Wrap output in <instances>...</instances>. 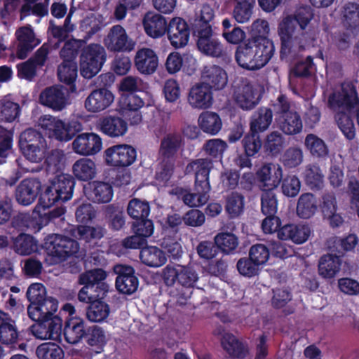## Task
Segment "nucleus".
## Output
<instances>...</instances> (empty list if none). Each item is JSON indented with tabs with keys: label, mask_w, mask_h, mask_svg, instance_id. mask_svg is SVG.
<instances>
[{
	"label": "nucleus",
	"mask_w": 359,
	"mask_h": 359,
	"mask_svg": "<svg viewBox=\"0 0 359 359\" xmlns=\"http://www.w3.org/2000/svg\"><path fill=\"white\" fill-rule=\"evenodd\" d=\"M29 302L27 306L29 318L34 322L30 331L40 339H57L61 336L62 320L53 316L58 309V302L46 295V287L39 283L31 284L26 292Z\"/></svg>",
	"instance_id": "1"
},
{
	"label": "nucleus",
	"mask_w": 359,
	"mask_h": 359,
	"mask_svg": "<svg viewBox=\"0 0 359 359\" xmlns=\"http://www.w3.org/2000/svg\"><path fill=\"white\" fill-rule=\"evenodd\" d=\"M106 278V271L100 268L79 276L78 283L83 286L78 293V299L88 304L86 318L91 322H102L109 316V306L102 301L109 292V285L104 282Z\"/></svg>",
	"instance_id": "2"
},
{
	"label": "nucleus",
	"mask_w": 359,
	"mask_h": 359,
	"mask_svg": "<svg viewBox=\"0 0 359 359\" xmlns=\"http://www.w3.org/2000/svg\"><path fill=\"white\" fill-rule=\"evenodd\" d=\"M313 16V10L310 6H302L279 22L278 34L280 40L281 60L304 50L309 41L306 29Z\"/></svg>",
	"instance_id": "3"
},
{
	"label": "nucleus",
	"mask_w": 359,
	"mask_h": 359,
	"mask_svg": "<svg viewBox=\"0 0 359 359\" xmlns=\"http://www.w3.org/2000/svg\"><path fill=\"white\" fill-rule=\"evenodd\" d=\"M327 107L332 111L336 123L348 140L355 137L353 115L359 108V95L356 84L345 81L336 86L327 97Z\"/></svg>",
	"instance_id": "4"
},
{
	"label": "nucleus",
	"mask_w": 359,
	"mask_h": 359,
	"mask_svg": "<svg viewBox=\"0 0 359 359\" xmlns=\"http://www.w3.org/2000/svg\"><path fill=\"white\" fill-rule=\"evenodd\" d=\"M214 10L204 5L200 14L191 23V32L196 39L198 50L204 55L214 58H224L226 52L212 29Z\"/></svg>",
	"instance_id": "5"
},
{
	"label": "nucleus",
	"mask_w": 359,
	"mask_h": 359,
	"mask_svg": "<svg viewBox=\"0 0 359 359\" xmlns=\"http://www.w3.org/2000/svg\"><path fill=\"white\" fill-rule=\"evenodd\" d=\"M259 182L262 184L263 193L261 197V209L264 215H275L277 212L278 201L273 191L283 178V170L279 165L266 163L256 172Z\"/></svg>",
	"instance_id": "6"
},
{
	"label": "nucleus",
	"mask_w": 359,
	"mask_h": 359,
	"mask_svg": "<svg viewBox=\"0 0 359 359\" xmlns=\"http://www.w3.org/2000/svg\"><path fill=\"white\" fill-rule=\"evenodd\" d=\"M76 184L75 178L69 174L56 175L39 196V203L43 208H50L56 203L69 201Z\"/></svg>",
	"instance_id": "7"
},
{
	"label": "nucleus",
	"mask_w": 359,
	"mask_h": 359,
	"mask_svg": "<svg viewBox=\"0 0 359 359\" xmlns=\"http://www.w3.org/2000/svg\"><path fill=\"white\" fill-rule=\"evenodd\" d=\"M38 124L46 135L60 142L71 140L83 129L82 124L79 121L65 122L49 114L41 116L39 118Z\"/></svg>",
	"instance_id": "8"
},
{
	"label": "nucleus",
	"mask_w": 359,
	"mask_h": 359,
	"mask_svg": "<svg viewBox=\"0 0 359 359\" xmlns=\"http://www.w3.org/2000/svg\"><path fill=\"white\" fill-rule=\"evenodd\" d=\"M44 252L55 262L65 261L68 257L75 256L79 251L78 241L60 234H49L44 238L41 244Z\"/></svg>",
	"instance_id": "9"
},
{
	"label": "nucleus",
	"mask_w": 359,
	"mask_h": 359,
	"mask_svg": "<svg viewBox=\"0 0 359 359\" xmlns=\"http://www.w3.org/2000/svg\"><path fill=\"white\" fill-rule=\"evenodd\" d=\"M107 60L104 48L92 43L83 47L79 56L80 74L85 79H92L102 69Z\"/></svg>",
	"instance_id": "10"
},
{
	"label": "nucleus",
	"mask_w": 359,
	"mask_h": 359,
	"mask_svg": "<svg viewBox=\"0 0 359 359\" xmlns=\"http://www.w3.org/2000/svg\"><path fill=\"white\" fill-rule=\"evenodd\" d=\"M163 280L167 286L177 283L184 287H194L198 280V273L189 266L167 265L163 270Z\"/></svg>",
	"instance_id": "11"
},
{
	"label": "nucleus",
	"mask_w": 359,
	"mask_h": 359,
	"mask_svg": "<svg viewBox=\"0 0 359 359\" xmlns=\"http://www.w3.org/2000/svg\"><path fill=\"white\" fill-rule=\"evenodd\" d=\"M233 98L239 108L244 111H250L260 102L262 91L257 86L245 80L234 88Z\"/></svg>",
	"instance_id": "12"
},
{
	"label": "nucleus",
	"mask_w": 359,
	"mask_h": 359,
	"mask_svg": "<svg viewBox=\"0 0 359 359\" xmlns=\"http://www.w3.org/2000/svg\"><path fill=\"white\" fill-rule=\"evenodd\" d=\"M105 47L112 53H129L134 50L136 43L130 39L120 25L112 26L103 40Z\"/></svg>",
	"instance_id": "13"
},
{
	"label": "nucleus",
	"mask_w": 359,
	"mask_h": 359,
	"mask_svg": "<svg viewBox=\"0 0 359 359\" xmlns=\"http://www.w3.org/2000/svg\"><path fill=\"white\" fill-rule=\"evenodd\" d=\"M136 158V149L126 144L113 145L104 151L105 163L112 167H128L135 162Z\"/></svg>",
	"instance_id": "14"
},
{
	"label": "nucleus",
	"mask_w": 359,
	"mask_h": 359,
	"mask_svg": "<svg viewBox=\"0 0 359 359\" xmlns=\"http://www.w3.org/2000/svg\"><path fill=\"white\" fill-rule=\"evenodd\" d=\"M144 104L143 100L135 93L122 94L118 101L119 111L130 125H138L142 120L140 109Z\"/></svg>",
	"instance_id": "15"
},
{
	"label": "nucleus",
	"mask_w": 359,
	"mask_h": 359,
	"mask_svg": "<svg viewBox=\"0 0 359 359\" xmlns=\"http://www.w3.org/2000/svg\"><path fill=\"white\" fill-rule=\"evenodd\" d=\"M191 26L180 17H175L170 20L166 33L170 45L176 48L186 46L189 42Z\"/></svg>",
	"instance_id": "16"
},
{
	"label": "nucleus",
	"mask_w": 359,
	"mask_h": 359,
	"mask_svg": "<svg viewBox=\"0 0 359 359\" xmlns=\"http://www.w3.org/2000/svg\"><path fill=\"white\" fill-rule=\"evenodd\" d=\"M114 271L117 275L115 284L119 292L130 295L137 291L139 280L133 266L116 264L114 266Z\"/></svg>",
	"instance_id": "17"
},
{
	"label": "nucleus",
	"mask_w": 359,
	"mask_h": 359,
	"mask_svg": "<svg viewBox=\"0 0 359 359\" xmlns=\"http://www.w3.org/2000/svg\"><path fill=\"white\" fill-rule=\"evenodd\" d=\"M41 191V182L36 178H26L20 182L15 190V199L27 206L35 201Z\"/></svg>",
	"instance_id": "18"
},
{
	"label": "nucleus",
	"mask_w": 359,
	"mask_h": 359,
	"mask_svg": "<svg viewBox=\"0 0 359 359\" xmlns=\"http://www.w3.org/2000/svg\"><path fill=\"white\" fill-rule=\"evenodd\" d=\"M214 165L208 158H201L192 161L187 166V171H194L195 183L198 189L203 187L206 191H210V172Z\"/></svg>",
	"instance_id": "19"
},
{
	"label": "nucleus",
	"mask_w": 359,
	"mask_h": 359,
	"mask_svg": "<svg viewBox=\"0 0 359 359\" xmlns=\"http://www.w3.org/2000/svg\"><path fill=\"white\" fill-rule=\"evenodd\" d=\"M74 151L83 156L94 155L102 147L101 137L93 133H85L79 135L72 143Z\"/></svg>",
	"instance_id": "20"
},
{
	"label": "nucleus",
	"mask_w": 359,
	"mask_h": 359,
	"mask_svg": "<svg viewBox=\"0 0 359 359\" xmlns=\"http://www.w3.org/2000/svg\"><path fill=\"white\" fill-rule=\"evenodd\" d=\"M114 94L106 88L93 90L86 97L84 107L89 112L97 113L107 109L114 102Z\"/></svg>",
	"instance_id": "21"
},
{
	"label": "nucleus",
	"mask_w": 359,
	"mask_h": 359,
	"mask_svg": "<svg viewBox=\"0 0 359 359\" xmlns=\"http://www.w3.org/2000/svg\"><path fill=\"white\" fill-rule=\"evenodd\" d=\"M66 89L62 86H53L45 88L40 94L41 104L55 111H62L67 104Z\"/></svg>",
	"instance_id": "22"
},
{
	"label": "nucleus",
	"mask_w": 359,
	"mask_h": 359,
	"mask_svg": "<svg viewBox=\"0 0 359 359\" xmlns=\"http://www.w3.org/2000/svg\"><path fill=\"white\" fill-rule=\"evenodd\" d=\"M184 144L182 135L178 132L165 134L161 140L158 154L161 158L176 161L179 151Z\"/></svg>",
	"instance_id": "23"
},
{
	"label": "nucleus",
	"mask_w": 359,
	"mask_h": 359,
	"mask_svg": "<svg viewBox=\"0 0 359 359\" xmlns=\"http://www.w3.org/2000/svg\"><path fill=\"white\" fill-rule=\"evenodd\" d=\"M142 25L148 36L159 39L165 34L168 22L161 14L149 11L143 17Z\"/></svg>",
	"instance_id": "24"
},
{
	"label": "nucleus",
	"mask_w": 359,
	"mask_h": 359,
	"mask_svg": "<svg viewBox=\"0 0 359 359\" xmlns=\"http://www.w3.org/2000/svg\"><path fill=\"white\" fill-rule=\"evenodd\" d=\"M134 64L140 74L151 75L156 72L158 67V57L153 49L142 48L136 52Z\"/></svg>",
	"instance_id": "25"
},
{
	"label": "nucleus",
	"mask_w": 359,
	"mask_h": 359,
	"mask_svg": "<svg viewBox=\"0 0 359 359\" xmlns=\"http://www.w3.org/2000/svg\"><path fill=\"white\" fill-rule=\"evenodd\" d=\"M87 198L93 203L101 204L110 202L114 196L112 186L102 181H93L84 189Z\"/></svg>",
	"instance_id": "26"
},
{
	"label": "nucleus",
	"mask_w": 359,
	"mask_h": 359,
	"mask_svg": "<svg viewBox=\"0 0 359 359\" xmlns=\"http://www.w3.org/2000/svg\"><path fill=\"white\" fill-rule=\"evenodd\" d=\"M188 102L194 108L208 109L213 102L212 90L203 83L196 84L189 90Z\"/></svg>",
	"instance_id": "27"
},
{
	"label": "nucleus",
	"mask_w": 359,
	"mask_h": 359,
	"mask_svg": "<svg viewBox=\"0 0 359 359\" xmlns=\"http://www.w3.org/2000/svg\"><path fill=\"white\" fill-rule=\"evenodd\" d=\"M250 38L247 42L239 45L235 53V58L238 65L248 70H257L261 69V66L253 48Z\"/></svg>",
	"instance_id": "28"
},
{
	"label": "nucleus",
	"mask_w": 359,
	"mask_h": 359,
	"mask_svg": "<svg viewBox=\"0 0 359 359\" xmlns=\"http://www.w3.org/2000/svg\"><path fill=\"white\" fill-rule=\"evenodd\" d=\"M100 130L109 137L123 136L128 131V123L116 115H107L100 119Z\"/></svg>",
	"instance_id": "29"
},
{
	"label": "nucleus",
	"mask_w": 359,
	"mask_h": 359,
	"mask_svg": "<svg viewBox=\"0 0 359 359\" xmlns=\"http://www.w3.org/2000/svg\"><path fill=\"white\" fill-rule=\"evenodd\" d=\"M311 233L310 228L303 224H287L278 231V237L280 240H290L295 244L305 243Z\"/></svg>",
	"instance_id": "30"
},
{
	"label": "nucleus",
	"mask_w": 359,
	"mask_h": 359,
	"mask_svg": "<svg viewBox=\"0 0 359 359\" xmlns=\"http://www.w3.org/2000/svg\"><path fill=\"white\" fill-rule=\"evenodd\" d=\"M86 329L85 322L81 318H69L65 320L61 333L64 334L65 341L70 344H76L84 338Z\"/></svg>",
	"instance_id": "31"
},
{
	"label": "nucleus",
	"mask_w": 359,
	"mask_h": 359,
	"mask_svg": "<svg viewBox=\"0 0 359 359\" xmlns=\"http://www.w3.org/2000/svg\"><path fill=\"white\" fill-rule=\"evenodd\" d=\"M15 36L18 41L17 46V55L19 59H25L29 53L31 52L39 41L34 43L35 35L32 28L29 27H22L17 29Z\"/></svg>",
	"instance_id": "32"
},
{
	"label": "nucleus",
	"mask_w": 359,
	"mask_h": 359,
	"mask_svg": "<svg viewBox=\"0 0 359 359\" xmlns=\"http://www.w3.org/2000/svg\"><path fill=\"white\" fill-rule=\"evenodd\" d=\"M178 198L182 199L184 203L189 207H201L205 205L209 199L210 191H206L201 187L198 189L194 184V192L182 187H177L174 190Z\"/></svg>",
	"instance_id": "33"
},
{
	"label": "nucleus",
	"mask_w": 359,
	"mask_h": 359,
	"mask_svg": "<svg viewBox=\"0 0 359 359\" xmlns=\"http://www.w3.org/2000/svg\"><path fill=\"white\" fill-rule=\"evenodd\" d=\"M204 80L203 82L209 86L210 89L215 90L223 89L228 81V76L226 71L217 65L205 67L202 74Z\"/></svg>",
	"instance_id": "34"
},
{
	"label": "nucleus",
	"mask_w": 359,
	"mask_h": 359,
	"mask_svg": "<svg viewBox=\"0 0 359 359\" xmlns=\"http://www.w3.org/2000/svg\"><path fill=\"white\" fill-rule=\"evenodd\" d=\"M257 57L261 66L264 67L272 58L275 53V46L272 40L268 37H250Z\"/></svg>",
	"instance_id": "35"
},
{
	"label": "nucleus",
	"mask_w": 359,
	"mask_h": 359,
	"mask_svg": "<svg viewBox=\"0 0 359 359\" xmlns=\"http://www.w3.org/2000/svg\"><path fill=\"white\" fill-rule=\"evenodd\" d=\"M276 121L278 129L287 135H297L302 131V120L296 111L276 117Z\"/></svg>",
	"instance_id": "36"
},
{
	"label": "nucleus",
	"mask_w": 359,
	"mask_h": 359,
	"mask_svg": "<svg viewBox=\"0 0 359 359\" xmlns=\"http://www.w3.org/2000/svg\"><path fill=\"white\" fill-rule=\"evenodd\" d=\"M273 120L271 109L261 107L251 116L250 120V130L253 133L260 134L267 130Z\"/></svg>",
	"instance_id": "37"
},
{
	"label": "nucleus",
	"mask_w": 359,
	"mask_h": 359,
	"mask_svg": "<svg viewBox=\"0 0 359 359\" xmlns=\"http://www.w3.org/2000/svg\"><path fill=\"white\" fill-rule=\"evenodd\" d=\"M18 338L15 321L9 315L0 310V342L4 344H13Z\"/></svg>",
	"instance_id": "38"
},
{
	"label": "nucleus",
	"mask_w": 359,
	"mask_h": 359,
	"mask_svg": "<svg viewBox=\"0 0 359 359\" xmlns=\"http://www.w3.org/2000/svg\"><path fill=\"white\" fill-rule=\"evenodd\" d=\"M341 260L339 256L332 254L323 255L318 262V273L326 279L335 277L339 272Z\"/></svg>",
	"instance_id": "39"
},
{
	"label": "nucleus",
	"mask_w": 359,
	"mask_h": 359,
	"mask_svg": "<svg viewBox=\"0 0 359 359\" xmlns=\"http://www.w3.org/2000/svg\"><path fill=\"white\" fill-rule=\"evenodd\" d=\"M140 258L144 264L149 267L157 268L165 264L167 255L165 252L156 246H147L141 249Z\"/></svg>",
	"instance_id": "40"
},
{
	"label": "nucleus",
	"mask_w": 359,
	"mask_h": 359,
	"mask_svg": "<svg viewBox=\"0 0 359 359\" xmlns=\"http://www.w3.org/2000/svg\"><path fill=\"white\" fill-rule=\"evenodd\" d=\"M232 16L238 23H245L250 20L254 13L256 0H232Z\"/></svg>",
	"instance_id": "41"
},
{
	"label": "nucleus",
	"mask_w": 359,
	"mask_h": 359,
	"mask_svg": "<svg viewBox=\"0 0 359 359\" xmlns=\"http://www.w3.org/2000/svg\"><path fill=\"white\" fill-rule=\"evenodd\" d=\"M221 344L224 350L232 358L243 359L248 353V348L231 333H225L222 336Z\"/></svg>",
	"instance_id": "42"
},
{
	"label": "nucleus",
	"mask_w": 359,
	"mask_h": 359,
	"mask_svg": "<svg viewBox=\"0 0 359 359\" xmlns=\"http://www.w3.org/2000/svg\"><path fill=\"white\" fill-rule=\"evenodd\" d=\"M198 126L205 133L215 135L222 129V122L220 116L215 112L205 111L198 117Z\"/></svg>",
	"instance_id": "43"
},
{
	"label": "nucleus",
	"mask_w": 359,
	"mask_h": 359,
	"mask_svg": "<svg viewBox=\"0 0 359 359\" xmlns=\"http://www.w3.org/2000/svg\"><path fill=\"white\" fill-rule=\"evenodd\" d=\"M73 174L80 181L87 182L93 180L96 175V165L89 158H80L72 166Z\"/></svg>",
	"instance_id": "44"
},
{
	"label": "nucleus",
	"mask_w": 359,
	"mask_h": 359,
	"mask_svg": "<svg viewBox=\"0 0 359 359\" xmlns=\"http://www.w3.org/2000/svg\"><path fill=\"white\" fill-rule=\"evenodd\" d=\"M304 147L310 154L316 158H323L329 154V149L325 141L313 133L306 136Z\"/></svg>",
	"instance_id": "45"
},
{
	"label": "nucleus",
	"mask_w": 359,
	"mask_h": 359,
	"mask_svg": "<svg viewBox=\"0 0 359 359\" xmlns=\"http://www.w3.org/2000/svg\"><path fill=\"white\" fill-rule=\"evenodd\" d=\"M15 251L21 255H29L38 250V242L34 236L20 233L13 241Z\"/></svg>",
	"instance_id": "46"
},
{
	"label": "nucleus",
	"mask_w": 359,
	"mask_h": 359,
	"mask_svg": "<svg viewBox=\"0 0 359 359\" xmlns=\"http://www.w3.org/2000/svg\"><path fill=\"white\" fill-rule=\"evenodd\" d=\"M87 344L94 347L97 353L102 351L107 344V337L104 330L98 325H93L86 328L84 338Z\"/></svg>",
	"instance_id": "47"
},
{
	"label": "nucleus",
	"mask_w": 359,
	"mask_h": 359,
	"mask_svg": "<svg viewBox=\"0 0 359 359\" xmlns=\"http://www.w3.org/2000/svg\"><path fill=\"white\" fill-rule=\"evenodd\" d=\"M245 197L237 191H233L226 198L225 210L231 219L238 217L244 212Z\"/></svg>",
	"instance_id": "48"
},
{
	"label": "nucleus",
	"mask_w": 359,
	"mask_h": 359,
	"mask_svg": "<svg viewBox=\"0 0 359 359\" xmlns=\"http://www.w3.org/2000/svg\"><path fill=\"white\" fill-rule=\"evenodd\" d=\"M317 205L313 194L305 193L300 196L297 205V214L303 219L311 217L317 210Z\"/></svg>",
	"instance_id": "49"
},
{
	"label": "nucleus",
	"mask_w": 359,
	"mask_h": 359,
	"mask_svg": "<svg viewBox=\"0 0 359 359\" xmlns=\"http://www.w3.org/2000/svg\"><path fill=\"white\" fill-rule=\"evenodd\" d=\"M226 142L221 139H210L204 143L202 151L207 156L206 158L211 159L212 163L220 161L222 158L223 153L226 149Z\"/></svg>",
	"instance_id": "50"
},
{
	"label": "nucleus",
	"mask_w": 359,
	"mask_h": 359,
	"mask_svg": "<svg viewBox=\"0 0 359 359\" xmlns=\"http://www.w3.org/2000/svg\"><path fill=\"white\" fill-rule=\"evenodd\" d=\"M78 76L77 62L61 63L57 67V77L60 82L76 89L75 82Z\"/></svg>",
	"instance_id": "51"
},
{
	"label": "nucleus",
	"mask_w": 359,
	"mask_h": 359,
	"mask_svg": "<svg viewBox=\"0 0 359 359\" xmlns=\"http://www.w3.org/2000/svg\"><path fill=\"white\" fill-rule=\"evenodd\" d=\"M342 23L347 29H354L359 27V4L346 3L343 7Z\"/></svg>",
	"instance_id": "52"
},
{
	"label": "nucleus",
	"mask_w": 359,
	"mask_h": 359,
	"mask_svg": "<svg viewBox=\"0 0 359 359\" xmlns=\"http://www.w3.org/2000/svg\"><path fill=\"white\" fill-rule=\"evenodd\" d=\"M105 233V229L101 226L80 225L74 231L76 238L86 243L101 239Z\"/></svg>",
	"instance_id": "53"
},
{
	"label": "nucleus",
	"mask_w": 359,
	"mask_h": 359,
	"mask_svg": "<svg viewBox=\"0 0 359 359\" xmlns=\"http://www.w3.org/2000/svg\"><path fill=\"white\" fill-rule=\"evenodd\" d=\"M18 144L20 148L47 145L43 135L32 128H27L20 133Z\"/></svg>",
	"instance_id": "54"
},
{
	"label": "nucleus",
	"mask_w": 359,
	"mask_h": 359,
	"mask_svg": "<svg viewBox=\"0 0 359 359\" xmlns=\"http://www.w3.org/2000/svg\"><path fill=\"white\" fill-rule=\"evenodd\" d=\"M263 147L268 155L277 156L283 149L284 138L279 132L273 131L266 137Z\"/></svg>",
	"instance_id": "55"
},
{
	"label": "nucleus",
	"mask_w": 359,
	"mask_h": 359,
	"mask_svg": "<svg viewBox=\"0 0 359 359\" xmlns=\"http://www.w3.org/2000/svg\"><path fill=\"white\" fill-rule=\"evenodd\" d=\"M39 359H63V349L56 343L45 342L40 344L36 350Z\"/></svg>",
	"instance_id": "56"
},
{
	"label": "nucleus",
	"mask_w": 359,
	"mask_h": 359,
	"mask_svg": "<svg viewBox=\"0 0 359 359\" xmlns=\"http://www.w3.org/2000/svg\"><path fill=\"white\" fill-rule=\"evenodd\" d=\"M104 215L111 229L118 231L125 225L124 213L119 207L114 204H110L105 207Z\"/></svg>",
	"instance_id": "57"
},
{
	"label": "nucleus",
	"mask_w": 359,
	"mask_h": 359,
	"mask_svg": "<svg viewBox=\"0 0 359 359\" xmlns=\"http://www.w3.org/2000/svg\"><path fill=\"white\" fill-rule=\"evenodd\" d=\"M215 243L221 250L226 254L233 252L238 245V238L233 233L221 232L215 237Z\"/></svg>",
	"instance_id": "58"
},
{
	"label": "nucleus",
	"mask_w": 359,
	"mask_h": 359,
	"mask_svg": "<svg viewBox=\"0 0 359 359\" xmlns=\"http://www.w3.org/2000/svg\"><path fill=\"white\" fill-rule=\"evenodd\" d=\"M324 175L317 165H309L304 172V180L312 190H320L323 187Z\"/></svg>",
	"instance_id": "59"
},
{
	"label": "nucleus",
	"mask_w": 359,
	"mask_h": 359,
	"mask_svg": "<svg viewBox=\"0 0 359 359\" xmlns=\"http://www.w3.org/2000/svg\"><path fill=\"white\" fill-rule=\"evenodd\" d=\"M127 212L131 218L140 220L148 217L150 213V206L148 202L135 198L129 201Z\"/></svg>",
	"instance_id": "60"
},
{
	"label": "nucleus",
	"mask_w": 359,
	"mask_h": 359,
	"mask_svg": "<svg viewBox=\"0 0 359 359\" xmlns=\"http://www.w3.org/2000/svg\"><path fill=\"white\" fill-rule=\"evenodd\" d=\"M242 146L244 152L248 156H252L254 158L257 157L262 146L260 135L249 131L242 140Z\"/></svg>",
	"instance_id": "61"
},
{
	"label": "nucleus",
	"mask_w": 359,
	"mask_h": 359,
	"mask_svg": "<svg viewBox=\"0 0 359 359\" xmlns=\"http://www.w3.org/2000/svg\"><path fill=\"white\" fill-rule=\"evenodd\" d=\"M175 167V161L161 158L158 168L155 174V179L159 184L166 185L171 179Z\"/></svg>",
	"instance_id": "62"
},
{
	"label": "nucleus",
	"mask_w": 359,
	"mask_h": 359,
	"mask_svg": "<svg viewBox=\"0 0 359 359\" xmlns=\"http://www.w3.org/2000/svg\"><path fill=\"white\" fill-rule=\"evenodd\" d=\"M20 113V105L7 99L0 102V118L6 122L13 121Z\"/></svg>",
	"instance_id": "63"
},
{
	"label": "nucleus",
	"mask_w": 359,
	"mask_h": 359,
	"mask_svg": "<svg viewBox=\"0 0 359 359\" xmlns=\"http://www.w3.org/2000/svg\"><path fill=\"white\" fill-rule=\"evenodd\" d=\"M259 265L251 257H242L237 262L236 268L243 276L251 278L258 273Z\"/></svg>",
	"instance_id": "64"
}]
</instances>
